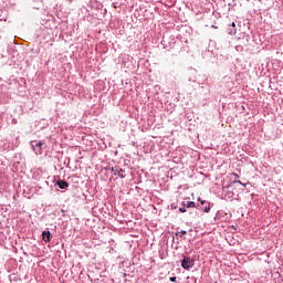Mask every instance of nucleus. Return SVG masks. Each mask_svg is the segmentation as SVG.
I'll list each match as a JSON object with an SVG mask.
<instances>
[{
  "mask_svg": "<svg viewBox=\"0 0 283 283\" xmlns=\"http://www.w3.org/2000/svg\"><path fill=\"white\" fill-rule=\"evenodd\" d=\"M181 266L182 269L189 270L191 266H193V259L189 256H185L184 260L181 261Z\"/></svg>",
  "mask_w": 283,
  "mask_h": 283,
  "instance_id": "1",
  "label": "nucleus"
},
{
  "mask_svg": "<svg viewBox=\"0 0 283 283\" xmlns=\"http://www.w3.org/2000/svg\"><path fill=\"white\" fill-rule=\"evenodd\" d=\"M56 185L60 189H67V187H70V185L65 180H57Z\"/></svg>",
  "mask_w": 283,
  "mask_h": 283,
  "instance_id": "2",
  "label": "nucleus"
},
{
  "mask_svg": "<svg viewBox=\"0 0 283 283\" xmlns=\"http://www.w3.org/2000/svg\"><path fill=\"white\" fill-rule=\"evenodd\" d=\"M50 235H51L50 231H43L42 232V240L44 242H50Z\"/></svg>",
  "mask_w": 283,
  "mask_h": 283,
  "instance_id": "3",
  "label": "nucleus"
},
{
  "mask_svg": "<svg viewBox=\"0 0 283 283\" xmlns=\"http://www.w3.org/2000/svg\"><path fill=\"white\" fill-rule=\"evenodd\" d=\"M44 145H45V143H43V142H39L38 144H35V147H39V150H38L39 154H43V150H42L41 148H42Z\"/></svg>",
  "mask_w": 283,
  "mask_h": 283,
  "instance_id": "4",
  "label": "nucleus"
},
{
  "mask_svg": "<svg viewBox=\"0 0 283 283\" xmlns=\"http://www.w3.org/2000/svg\"><path fill=\"white\" fill-rule=\"evenodd\" d=\"M184 207H187V209H191V208L196 207V202L188 201L186 205H184Z\"/></svg>",
  "mask_w": 283,
  "mask_h": 283,
  "instance_id": "5",
  "label": "nucleus"
},
{
  "mask_svg": "<svg viewBox=\"0 0 283 283\" xmlns=\"http://www.w3.org/2000/svg\"><path fill=\"white\" fill-rule=\"evenodd\" d=\"M178 235H180V238H182V235H187V231L181 230V231L178 233Z\"/></svg>",
  "mask_w": 283,
  "mask_h": 283,
  "instance_id": "6",
  "label": "nucleus"
},
{
  "mask_svg": "<svg viewBox=\"0 0 283 283\" xmlns=\"http://www.w3.org/2000/svg\"><path fill=\"white\" fill-rule=\"evenodd\" d=\"M179 211H180V213H187V209H185V208H179Z\"/></svg>",
  "mask_w": 283,
  "mask_h": 283,
  "instance_id": "7",
  "label": "nucleus"
},
{
  "mask_svg": "<svg viewBox=\"0 0 283 283\" xmlns=\"http://www.w3.org/2000/svg\"><path fill=\"white\" fill-rule=\"evenodd\" d=\"M205 211H206V213H209V211H211V208H209V207L207 208V207H206V208H205Z\"/></svg>",
  "mask_w": 283,
  "mask_h": 283,
  "instance_id": "8",
  "label": "nucleus"
},
{
  "mask_svg": "<svg viewBox=\"0 0 283 283\" xmlns=\"http://www.w3.org/2000/svg\"><path fill=\"white\" fill-rule=\"evenodd\" d=\"M169 280L170 282H176V276H171Z\"/></svg>",
  "mask_w": 283,
  "mask_h": 283,
  "instance_id": "9",
  "label": "nucleus"
},
{
  "mask_svg": "<svg viewBox=\"0 0 283 283\" xmlns=\"http://www.w3.org/2000/svg\"><path fill=\"white\" fill-rule=\"evenodd\" d=\"M231 27H232V28H235V22H232Z\"/></svg>",
  "mask_w": 283,
  "mask_h": 283,
  "instance_id": "10",
  "label": "nucleus"
},
{
  "mask_svg": "<svg viewBox=\"0 0 283 283\" xmlns=\"http://www.w3.org/2000/svg\"><path fill=\"white\" fill-rule=\"evenodd\" d=\"M199 201L201 202V205H205V200H200V199H199Z\"/></svg>",
  "mask_w": 283,
  "mask_h": 283,
  "instance_id": "11",
  "label": "nucleus"
},
{
  "mask_svg": "<svg viewBox=\"0 0 283 283\" xmlns=\"http://www.w3.org/2000/svg\"><path fill=\"white\" fill-rule=\"evenodd\" d=\"M233 34H235V30L233 31Z\"/></svg>",
  "mask_w": 283,
  "mask_h": 283,
  "instance_id": "12",
  "label": "nucleus"
},
{
  "mask_svg": "<svg viewBox=\"0 0 283 283\" xmlns=\"http://www.w3.org/2000/svg\"><path fill=\"white\" fill-rule=\"evenodd\" d=\"M32 147H33V149H34V145L32 144Z\"/></svg>",
  "mask_w": 283,
  "mask_h": 283,
  "instance_id": "13",
  "label": "nucleus"
}]
</instances>
